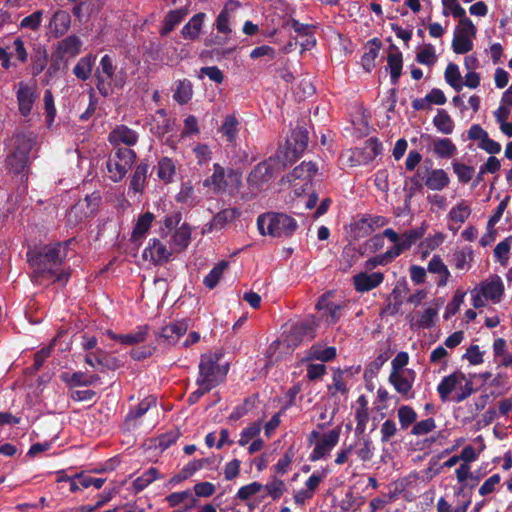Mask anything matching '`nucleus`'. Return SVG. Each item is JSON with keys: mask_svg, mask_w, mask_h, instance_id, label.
I'll return each instance as SVG.
<instances>
[{"mask_svg": "<svg viewBox=\"0 0 512 512\" xmlns=\"http://www.w3.org/2000/svg\"><path fill=\"white\" fill-rule=\"evenodd\" d=\"M158 477V471L155 468H149L141 476L137 477L133 481V488L136 492L144 490L149 484H151Z\"/></svg>", "mask_w": 512, "mask_h": 512, "instance_id": "nucleus-57", "label": "nucleus"}, {"mask_svg": "<svg viewBox=\"0 0 512 512\" xmlns=\"http://www.w3.org/2000/svg\"><path fill=\"white\" fill-rule=\"evenodd\" d=\"M241 215V211L238 208H225L219 211L207 225L209 230L223 229L227 224L232 223L236 218Z\"/></svg>", "mask_w": 512, "mask_h": 512, "instance_id": "nucleus-29", "label": "nucleus"}, {"mask_svg": "<svg viewBox=\"0 0 512 512\" xmlns=\"http://www.w3.org/2000/svg\"><path fill=\"white\" fill-rule=\"evenodd\" d=\"M151 410H155L156 414H159L157 408V398L155 396H148L144 398L136 407L133 416H143Z\"/></svg>", "mask_w": 512, "mask_h": 512, "instance_id": "nucleus-63", "label": "nucleus"}, {"mask_svg": "<svg viewBox=\"0 0 512 512\" xmlns=\"http://www.w3.org/2000/svg\"><path fill=\"white\" fill-rule=\"evenodd\" d=\"M463 381H466V375L461 371L453 372L445 376L438 384L437 391L440 398L445 401L449 398L450 394L457 389Z\"/></svg>", "mask_w": 512, "mask_h": 512, "instance_id": "nucleus-23", "label": "nucleus"}, {"mask_svg": "<svg viewBox=\"0 0 512 512\" xmlns=\"http://www.w3.org/2000/svg\"><path fill=\"white\" fill-rule=\"evenodd\" d=\"M425 230L423 228H415L405 231L401 235L400 244L393 245L391 249L394 251L396 256H400L401 253L407 249H409L412 245H414L418 240H420L424 236Z\"/></svg>", "mask_w": 512, "mask_h": 512, "instance_id": "nucleus-27", "label": "nucleus"}, {"mask_svg": "<svg viewBox=\"0 0 512 512\" xmlns=\"http://www.w3.org/2000/svg\"><path fill=\"white\" fill-rule=\"evenodd\" d=\"M258 230L261 235L272 237H290L298 225L294 218L284 213L262 214L257 219Z\"/></svg>", "mask_w": 512, "mask_h": 512, "instance_id": "nucleus-4", "label": "nucleus"}, {"mask_svg": "<svg viewBox=\"0 0 512 512\" xmlns=\"http://www.w3.org/2000/svg\"><path fill=\"white\" fill-rule=\"evenodd\" d=\"M450 179L443 169H433L428 171V176L424 184L433 191H441L448 186Z\"/></svg>", "mask_w": 512, "mask_h": 512, "instance_id": "nucleus-34", "label": "nucleus"}, {"mask_svg": "<svg viewBox=\"0 0 512 512\" xmlns=\"http://www.w3.org/2000/svg\"><path fill=\"white\" fill-rule=\"evenodd\" d=\"M262 429L261 422L256 421L249 427L245 428L240 435L238 443L240 446L247 445L253 438L257 437Z\"/></svg>", "mask_w": 512, "mask_h": 512, "instance_id": "nucleus-62", "label": "nucleus"}, {"mask_svg": "<svg viewBox=\"0 0 512 512\" xmlns=\"http://www.w3.org/2000/svg\"><path fill=\"white\" fill-rule=\"evenodd\" d=\"M263 488L273 500H277L283 495L285 484L283 480L273 477Z\"/></svg>", "mask_w": 512, "mask_h": 512, "instance_id": "nucleus-61", "label": "nucleus"}, {"mask_svg": "<svg viewBox=\"0 0 512 512\" xmlns=\"http://www.w3.org/2000/svg\"><path fill=\"white\" fill-rule=\"evenodd\" d=\"M193 97V85L190 80L183 79L177 82L173 99L180 105L187 104Z\"/></svg>", "mask_w": 512, "mask_h": 512, "instance_id": "nucleus-41", "label": "nucleus"}, {"mask_svg": "<svg viewBox=\"0 0 512 512\" xmlns=\"http://www.w3.org/2000/svg\"><path fill=\"white\" fill-rule=\"evenodd\" d=\"M82 42L76 35H69L57 43L55 53L66 58H73L81 51Z\"/></svg>", "mask_w": 512, "mask_h": 512, "instance_id": "nucleus-24", "label": "nucleus"}, {"mask_svg": "<svg viewBox=\"0 0 512 512\" xmlns=\"http://www.w3.org/2000/svg\"><path fill=\"white\" fill-rule=\"evenodd\" d=\"M452 168L457 176L458 181L462 184H467L470 182L475 172L473 166L466 165L456 160L452 162Z\"/></svg>", "mask_w": 512, "mask_h": 512, "instance_id": "nucleus-54", "label": "nucleus"}, {"mask_svg": "<svg viewBox=\"0 0 512 512\" xmlns=\"http://www.w3.org/2000/svg\"><path fill=\"white\" fill-rule=\"evenodd\" d=\"M31 69L32 75L38 76L41 74L48 64V53L45 48L39 47L31 55Z\"/></svg>", "mask_w": 512, "mask_h": 512, "instance_id": "nucleus-47", "label": "nucleus"}, {"mask_svg": "<svg viewBox=\"0 0 512 512\" xmlns=\"http://www.w3.org/2000/svg\"><path fill=\"white\" fill-rule=\"evenodd\" d=\"M308 140V131L305 127L298 126L292 130L285 144L277 151V157L281 159L283 166L291 165L301 157L307 149Z\"/></svg>", "mask_w": 512, "mask_h": 512, "instance_id": "nucleus-6", "label": "nucleus"}, {"mask_svg": "<svg viewBox=\"0 0 512 512\" xmlns=\"http://www.w3.org/2000/svg\"><path fill=\"white\" fill-rule=\"evenodd\" d=\"M188 329L186 322L171 323L161 329L157 334L158 343H166L168 346L174 345L178 342L181 336H183Z\"/></svg>", "mask_w": 512, "mask_h": 512, "instance_id": "nucleus-16", "label": "nucleus"}, {"mask_svg": "<svg viewBox=\"0 0 512 512\" xmlns=\"http://www.w3.org/2000/svg\"><path fill=\"white\" fill-rule=\"evenodd\" d=\"M70 23V15L66 11L58 10L52 16L49 27L55 37H60L68 31Z\"/></svg>", "mask_w": 512, "mask_h": 512, "instance_id": "nucleus-31", "label": "nucleus"}, {"mask_svg": "<svg viewBox=\"0 0 512 512\" xmlns=\"http://www.w3.org/2000/svg\"><path fill=\"white\" fill-rule=\"evenodd\" d=\"M138 139V133L123 124L117 125L108 135V141L114 149L134 146Z\"/></svg>", "mask_w": 512, "mask_h": 512, "instance_id": "nucleus-11", "label": "nucleus"}, {"mask_svg": "<svg viewBox=\"0 0 512 512\" xmlns=\"http://www.w3.org/2000/svg\"><path fill=\"white\" fill-rule=\"evenodd\" d=\"M416 61L422 65H433L436 61L434 47L431 44L425 45V47L417 53Z\"/></svg>", "mask_w": 512, "mask_h": 512, "instance_id": "nucleus-64", "label": "nucleus"}, {"mask_svg": "<svg viewBox=\"0 0 512 512\" xmlns=\"http://www.w3.org/2000/svg\"><path fill=\"white\" fill-rule=\"evenodd\" d=\"M12 144L5 160L6 166L15 174L24 173L29 169L30 152L36 144V136L32 132H19L13 135Z\"/></svg>", "mask_w": 512, "mask_h": 512, "instance_id": "nucleus-2", "label": "nucleus"}, {"mask_svg": "<svg viewBox=\"0 0 512 512\" xmlns=\"http://www.w3.org/2000/svg\"><path fill=\"white\" fill-rule=\"evenodd\" d=\"M116 70L117 66L110 55L105 54L101 57L94 71L95 86L101 96L111 95L114 87L118 89L124 87L125 80L116 73Z\"/></svg>", "mask_w": 512, "mask_h": 512, "instance_id": "nucleus-3", "label": "nucleus"}, {"mask_svg": "<svg viewBox=\"0 0 512 512\" xmlns=\"http://www.w3.org/2000/svg\"><path fill=\"white\" fill-rule=\"evenodd\" d=\"M387 66L390 70V80L393 85L398 84L402 74L403 55L395 44H390L387 56Z\"/></svg>", "mask_w": 512, "mask_h": 512, "instance_id": "nucleus-21", "label": "nucleus"}, {"mask_svg": "<svg viewBox=\"0 0 512 512\" xmlns=\"http://www.w3.org/2000/svg\"><path fill=\"white\" fill-rule=\"evenodd\" d=\"M473 48L472 40L467 35L454 33L452 40V49L456 54H466Z\"/></svg>", "mask_w": 512, "mask_h": 512, "instance_id": "nucleus-56", "label": "nucleus"}, {"mask_svg": "<svg viewBox=\"0 0 512 512\" xmlns=\"http://www.w3.org/2000/svg\"><path fill=\"white\" fill-rule=\"evenodd\" d=\"M239 121L235 115H227L224 118V121L220 127V132L226 138V140L230 143H233L236 140V136L238 133Z\"/></svg>", "mask_w": 512, "mask_h": 512, "instance_id": "nucleus-46", "label": "nucleus"}, {"mask_svg": "<svg viewBox=\"0 0 512 512\" xmlns=\"http://www.w3.org/2000/svg\"><path fill=\"white\" fill-rule=\"evenodd\" d=\"M395 258H397V256L390 247L386 252L369 258L365 262V268L371 270L379 265L384 266L391 263Z\"/></svg>", "mask_w": 512, "mask_h": 512, "instance_id": "nucleus-55", "label": "nucleus"}, {"mask_svg": "<svg viewBox=\"0 0 512 512\" xmlns=\"http://www.w3.org/2000/svg\"><path fill=\"white\" fill-rule=\"evenodd\" d=\"M186 15L182 9L170 10L163 20L162 28L159 33L161 36L168 35L178 24H180Z\"/></svg>", "mask_w": 512, "mask_h": 512, "instance_id": "nucleus-40", "label": "nucleus"}, {"mask_svg": "<svg viewBox=\"0 0 512 512\" xmlns=\"http://www.w3.org/2000/svg\"><path fill=\"white\" fill-rule=\"evenodd\" d=\"M136 152L130 148H116L109 156L107 169L113 182L121 181L136 160Z\"/></svg>", "mask_w": 512, "mask_h": 512, "instance_id": "nucleus-9", "label": "nucleus"}, {"mask_svg": "<svg viewBox=\"0 0 512 512\" xmlns=\"http://www.w3.org/2000/svg\"><path fill=\"white\" fill-rule=\"evenodd\" d=\"M512 236L505 238L499 242L494 249V257L502 264L505 265L509 259V252L511 248Z\"/></svg>", "mask_w": 512, "mask_h": 512, "instance_id": "nucleus-60", "label": "nucleus"}, {"mask_svg": "<svg viewBox=\"0 0 512 512\" xmlns=\"http://www.w3.org/2000/svg\"><path fill=\"white\" fill-rule=\"evenodd\" d=\"M154 220V214L151 212H145L144 214L138 217V220L133 228L131 234V242L136 244L138 243L144 235L150 229L152 222Z\"/></svg>", "mask_w": 512, "mask_h": 512, "instance_id": "nucleus-33", "label": "nucleus"}, {"mask_svg": "<svg viewBox=\"0 0 512 512\" xmlns=\"http://www.w3.org/2000/svg\"><path fill=\"white\" fill-rule=\"evenodd\" d=\"M149 165L145 162L139 163L130 179L129 188L134 193H141L145 187L148 176Z\"/></svg>", "mask_w": 512, "mask_h": 512, "instance_id": "nucleus-36", "label": "nucleus"}, {"mask_svg": "<svg viewBox=\"0 0 512 512\" xmlns=\"http://www.w3.org/2000/svg\"><path fill=\"white\" fill-rule=\"evenodd\" d=\"M222 352H208L201 355L197 380L210 388L216 387L227 375L229 364H220Z\"/></svg>", "mask_w": 512, "mask_h": 512, "instance_id": "nucleus-5", "label": "nucleus"}, {"mask_svg": "<svg viewBox=\"0 0 512 512\" xmlns=\"http://www.w3.org/2000/svg\"><path fill=\"white\" fill-rule=\"evenodd\" d=\"M171 256L172 252L157 238L149 240L148 246L143 250L142 254L144 260L150 261L154 265L167 263Z\"/></svg>", "mask_w": 512, "mask_h": 512, "instance_id": "nucleus-13", "label": "nucleus"}, {"mask_svg": "<svg viewBox=\"0 0 512 512\" xmlns=\"http://www.w3.org/2000/svg\"><path fill=\"white\" fill-rule=\"evenodd\" d=\"M95 61L96 56L93 54L81 57L73 68V74L81 81L88 80L92 75Z\"/></svg>", "mask_w": 512, "mask_h": 512, "instance_id": "nucleus-32", "label": "nucleus"}, {"mask_svg": "<svg viewBox=\"0 0 512 512\" xmlns=\"http://www.w3.org/2000/svg\"><path fill=\"white\" fill-rule=\"evenodd\" d=\"M416 378V372L413 369H405L401 372H391L389 382L395 390L406 398H411V389Z\"/></svg>", "mask_w": 512, "mask_h": 512, "instance_id": "nucleus-14", "label": "nucleus"}, {"mask_svg": "<svg viewBox=\"0 0 512 512\" xmlns=\"http://www.w3.org/2000/svg\"><path fill=\"white\" fill-rule=\"evenodd\" d=\"M206 14L199 12L195 14L181 29V36L185 40L195 41L198 39Z\"/></svg>", "mask_w": 512, "mask_h": 512, "instance_id": "nucleus-26", "label": "nucleus"}, {"mask_svg": "<svg viewBox=\"0 0 512 512\" xmlns=\"http://www.w3.org/2000/svg\"><path fill=\"white\" fill-rule=\"evenodd\" d=\"M176 173L174 161L169 157H162L158 161L157 175L165 183H170Z\"/></svg>", "mask_w": 512, "mask_h": 512, "instance_id": "nucleus-44", "label": "nucleus"}, {"mask_svg": "<svg viewBox=\"0 0 512 512\" xmlns=\"http://www.w3.org/2000/svg\"><path fill=\"white\" fill-rule=\"evenodd\" d=\"M455 268L458 270H467L471 267L473 260V250L470 247H465L456 251L453 255Z\"/></svg>", "mask_w": 512, "mask_h": 512, "instance_id": "nucleus-53", "label": "nucleus"}, {"mask_svg": "<svg viewBox=\"0 0 512 512\" xmlns=\"http://www.w3.org/2000/svg\"><path fill=\"white\" fill-rule=\"evenodd\" d=\"M433 151L439 158L448 159L457 153V147L449 138H436L433 140Z\"/></svg>", "mask_w": 512, "mask_h": 512, "instance_id": "nucleus-39", "label": "nucleus"}, {"mask_svg": "<svg viewBox=\"0 0 512 512\" xmlns=\"http://www.w3.org/2000/svg\"><path fill=\"white\" fill-rule=\"evenodd\" d=\"M341 425H337L328 432L321 433L319 430H313L308 435L310 445L314 444V448L309 456L311 461L327 459L332 449L338 444L341 433Z\"/></svg>", "mask_w": 512, "mask_h": 512, "instance_id": "nucleus-7", "label": "nucleus"}, {"mask_svg": "<svg viewBox=\"0 0 512 512\" xmlns=\"http://www.w3.org/2000/svg\"><path fill=\"white\" fill-rule=\"evenodd\" d=\"M228 267L227 261H220L218 262L211 271L204 277L203 284L209 288L213 289L217 286L219 283V280L221 279L224 270Z\"/></svg>", "mask_w": 512, "mask_h": 512, "instance_id": "nucleus-51", "label": "nucleus"}, {"mask_svg": "<svg viewBox=\"0 0 512 512\" xmlns=\"http://www.w3.org/2000/svg\"><path fill=\"white\" fill-rule=\"evenodd\" d=\"M242 175L234 169H224L220 164L213 165V173L202 181V186L208 188L214 194L222 193L228 186V181L238 188L241 184Z\"/></svg>", "mask_w": 512, "mask_h": 512, "instance_id": "nucleus-8", "label": "nucleus"}, {"mask_svg": "<svg viewBox=\"0 0 512 512\" xmlns=\"http://www.w3.org/2000/svg\"><path fill=\"white\" fill-rule=\"evenodd\" d=\"M470 214L471 208L462 200L450 210L449 217L454 222L464 223Z\"/></svg>", "mask_w": 512, "mask_h": 512, "instance_id": "nucleus-58", "label": "nucleus"}, {"mask_svg": "<svg viewBox=\"0 0 512 512\" xmlns=\"http://www.w3.org/2000/svg\"><path fill=\"white\" fill-rule=\"evenodd\" d=\"M19 113L27 117L33 108L36 100L35 90L24 82L18 83V90L16 92Z\"/></svg>", "mask_w": 512, "mask_h": 512, "instance_id": "nucleus-15", "label": "nucleus"}, {"mask_svg": "<svg viewBox=\"0 0 512 512\" xmlns=\"http://www.w3.org/2000/svg\"><path fill=\"white\" fill-rule=\"evenodd\" d=\"M66 256V245L59 242L40 248H29L26 257L33 268V281L42 283V278L47 274H54V269L60 268Z\"/></svg>", "mask_w": 512, "mask_h": 512, "instance_id": "nucleus-1", "label": "nucleus"}, {"mask_svg": "<svg viewBox=\"0 0 512 512\" xmlns=\"http://www.w3.org/2000/svg\"><path fill=\"white\" fill-rule=\"evenodd\" d=\"M317 309H325V315L329 319V322L335 324L340 319V312L343 308L342 304L327 301L324 296L320 298L316 304Z\"/></svg>", "mask_w": 512, "mask_h": 512, "instance_id": "nucleus-42", "label": "nucleus"}, {"mask_svg": "<svg viewBox=\"0 0 512 512\" xmlns=\"http://www.w3.org/2000/svg\"><path fill=\"white\" fill-rule=\"evenodd\" d=\"M263 413V405L259 401L258 395H253L244 400V402L237 406L229 416H244L245 414L258 415Z\"/></svg>", "mask_w": 512, "mask_h": 512, "instance_id": "nucleus-30", "label": "nucleus"}, {"mask_svg": "<svg viewBox=\"0 0 512 512\" xmlns=\"http://www.w3.org/2000/svg\"><path fill=\"white\" fill-rule=\"evenodd\" d=\"M316 325L313 320L306 319L295 323L290 331L291 337L296 342L311 340L315 336Z\"/></svg>", "mask_w": 512, "mask_h": 512, "instance_id": "nucleus-25", "label": "nucleus"}, {"mask_svg": "<svg viewBox=\"0 0 512 512\" xmlns=\"http://www.w3.org/2000/svg\"><path fill=\"white\" fill-rule=\"evenodd\" d=\"M336 348L333 346L322 347L321 345L314 344L309 349V358L320 360L322 362H329L336 357Z\"/></svg>", "mask_w": 512, "mask_h": 512, "instance_id": "nucleus-49", "label": "nucleus"}, {"mask_svg": "<svg viewBox=\"0 0 512 512\" xmlns=\"http://www.w3.org/2000/svg\"><path fill=\"white\" fill-rule=\"evenodd\" d=\"M165 500L169 504L170 507H176L178 505H185L189 503L191 500H197V498L191 493L190 490H185L181 492H174L166 496Z\"/></svg>", "mask_w": 512, "mask_h": 512, "instance_id": "nucleus-59", "label": "nucleus"}, {"mask_svg": "<svg viewBox=\"0 0 512 512\" xmlns=\"http://www.w3.org/2000/svg\"><path fill=\"white\" fill-rule=\"evenodd\" d=\"M239 7H241V3L238 0L225 1L223 9L215 20V27L219 33H231V28L229 26L230 17Z\"/></svg>", "mask_w": 512, "mask_h": 512, "instance_id": "nucleus-19", "label": "nucleus"}, {"mask_svg": "<svg viewBox=\"0 0 512 512\" xmlns=\"http://www.w3.org/2000/svg\"><path fill=\"white\" fill-rule=\"evenodd\" d=\"M427 270L430 273L438 274L440 276L437 285L443 287L447 285L450 277V272L447 266L443 263L439 255H434L428 263Z\"/></svg>", "mask_w": 512, "mask_h": 512, "instance_id": "nucleus-38", "label": "nucleus"}, {"mask_svg": "<svg viewBox=\"0 0 512 512\" xmlns=\"http://www.w3.org/2000/svg\"><path fill=\"white\" fill-rule=\"evenodd\" d=\"M301 386L299 384L293 385L288 391L278 400L279 410L273 416H281L286 412L298 414L303 395L300 394Z\"/></svg>", "mask_w": 512, "mask_h": 512, "instance_id": "nucleus-12", "label": "nucleus"}, {"mask_svg": "<svg viewBox=\"0 0 512 512\" xmlns=\"http://www.w3.org/2000/svg\"><path fill=\"white\" fill-rule=\"evenodd\" d=\"M436 129L443 134H451L454 130V122L448 112L444 109H438L437 115L433 119Z\"/></svg>", "mask_w": 512, "mask_h": 512, "instance_id": "nucleus-45", "label": "nucleus"}, {"mask_svg": "<svg viewBox=\"0 0 512 512\" xmlns=\"http://www.w3.org/2000/svg\"><path fill=\"white\" fill-rule=\"evenodd\" d=\"M175 200L177 203L187 205L188 207H195L201 201L196 195L192 180H187L181 184L180 190L175 196Z\"/></svg>", "mask_w": 512, "mask_h": 512, "instance_id": "nucleus-28", "label": "nucleus"}, {"mask_svg": "<svg viewBox=\"0 0 512 512\" xmlns=\"http://www.w3.org/2000/svg\"><path fill=\"white\" fill-rule=\"evenodd\" d=\"M191 239V228L188 224L183 223L172 236V244L179 250L185 249Z\"/></svg>", "mask_w": 512, "mask_h": 512, "instance_id": "nucleus-50", "label": "nucleus"}, {"mask_svg": "<svg viewBox=\"0 0 512 512\" xmlns=\"http://www.w3.org/2000/svg\"><path fill=\"white\" fill-rule=\"evenodd\" d=\"M279 162H281V159H278L276 156L275 158L269 157L268 159L258 163L247 177L249 187L261 189L264 184L271 180Z\"/></svg>", "mask_w": 512, "mask_h": 512, "instance_id": "nucleus-10", "label": "nucleus"}, {"mask_svg": "<svg viewBox=\"0 0 512 512\" xmlns=\"http://www.w3.org/2000/svg\"><path fill=\"white\" fill-rule=\"evenodd\" d=\"M445 81L456 91L460 92L463 89L462 77L459 68L454 63H449L444 73Z\"/></svg>", "mask_w": 512, "mask_h": 512, "instance_id": "nucleus-48", "label": "nucleus"}, {"mask_svg": "<svg viewBox=\"0 0 512 512\" xmlns=\"http://www.w3.org/2000/svg\"><path fill=\"white\" fill-rule=\"evenodd\" d=\"M149 326L141 325L138 326L135 331L127 333V334H116L111 330L107 331V334L110 339L119 342L123 345H134L138 343H142L146 340L148 335Z\"/></svg>", "mask_w": 512, "mask_h": 512, "instance_id": "nucleus-20", "label": "nucleus"}, {"mask_svg": "<svg viewBox=\"0 0 512 512\" xmlns=\"http://www.w3.org/2000/svg\"><path fill=\"white\" fill-rule=\"evenodd\" d=\"M381 46L382 43L377 37L368 41L367 51L361 58L362 66L367 72H370L374 68L375 59L378 56Z\"/></svg>", "mask_w": 512, "mask_h": 512, "instance_id": "nucleus-35", "label": "nucleus"}, {"mask_svg": "<svg viewBox=\"0 0 512 512\" xmlns=\"http://www.w3.org/2000/svg\"><path fill=\"white\" fill-rule=\"evenodd\" d=\"M59 378L69 388L91 386L100 380L98 375L88 374L82 371H76L73 373L62 372L59 375Z\"/></svg>", "mask_w": 512, "mask_h": 512, "instance_id": "nucleus-17", "label": "nucleus"}, {"mask_svg": "<svg viewBox=\"0 0 512 512\" xmlns=\"http://www.w3.org/2000/svg\"><path fill=\"white\" fill-rule=\"evenodd\" d=\"M282 27L284 29L291 28L301 37L313 36L317 30L314 24H304L294 18H288L283 21Z\"/></svg>", "mask_w": 512, "mask_h": 512, "instance_id": "nucleus-43", "label": "nucleus"}, {"mask_svg": "<svg viewBox=\"0 0 512 512\" xmlns=\"http://www.w3.org/2000/svg\"><path fill=\"white\" fill-rule=\"evenodd\" d=\"M384 280V274L381 272H360L353 277L354 288L357 292H368L378 287Z\"/></svg>", "mask_w": 512, "mask_h": 512, "instance_id": "nucleus-18", "label": "nucleus"}, {"mask_svg": "<svg viewBox=\"0 0 512 512\" xmlns=\"http://www.w3.org/2000/svg\"><path fill=\"white\" fill-rule=\"evenodd\" d=\"M479 290L485 299L497 304L501 302L505 288L500 276L495 275L489 282H482Z\"/></svg>", "mask_w": 512, "mask_h": 512, "instance_id": "nucleus-22", "label": "nucleus"}, {"mask_svg": "<svg viewBox=\"0 0 512 512\" xmlns=\"http://www.w3.org/2000/svg\"><path fill=\"white\" fill-rule=\"evenodd\" d=\"M371 233V227L369 226L364 215L360 219L355 220L350 225V237L353 240L365 238L369 236Z\"/></svg>", "mask_w": 512, "mask_h": 512, "instance_id": "nucleus-52", "label": "nucleus"}, {"mask_svg": "<svg viewBox=\"0 0 512 512\" xmlns=\"http://www.w3.org/2000/svg\"><path fill=\"white\" fill-rule=\"evenodd\" d=\"M318 172L317 165L312 161H303L300 165L296 166L289 174V180L303 179L310 181Z\"/></svg>", "mask_w": 512, "mask_h": 512, "instance_id": "nucleus-37", "label": "nucleus"}]
</instances>
